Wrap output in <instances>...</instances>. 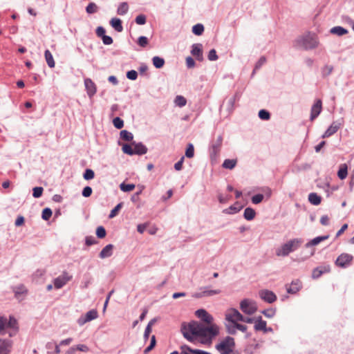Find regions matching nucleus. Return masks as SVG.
I'll return each instance as SVG.
<instances>
[{"label": "nucleus", "instance_id": "nucleus-1", "mask_svg": "<svg viewBox=\"0 0 354 354\" xmlns=\"http://www.w3.org/2000/svg\"><path fill=\"white\" fill-rule=\"evenodd\" d=\"M196 316L204 322L209 324L205 326L201 323L192 322L188 324H183L182 333L184 337L191 342L200 340L202 342L210 340L213 337L218 335V328L216 325L212 324L213 317L205 310L199 309L196 311Z\"/></svg>", "mask_w": 354, "mask_h": 354}, {"label": "nucleus", "instance_id": "nucleus-2", "mask_svg": "<svg viewBox=\"0 0 354 354\" xmlns=\"http://www.w3.org/2000/svg\"><path fill=\"white\" fill-rule=\"evenodd\" d=\"M220 354H239L235 350V341L232 337L227 336L216 345Z\"/></svg>", "mask_w": 354, "mask_h": 354}, {"label": "nucleus", "instance_id": "nucleus-3", "mask_svg": "<svg viewBox=\"0 0 354 354\" xmlns=\"http://www.w3.org/2000/svg\"><path fill=\"white\" fill-rule=\"evenodd\" d=\"M302 240L300 239H294L287 241L276 250V254L278 257L288 256L290 252L297 250L301 245Z\"/></svg>", "mask_w": 354, "mask_h": 354}, {"label": "nucleus", "instance_id": "nucleus-4", "mask_svg": "<svg viewBox=\"0 0 354 354\" xmlns=\"http://www.w3.org/2000/svg\"><path fill=\"white\" fill-rule=\"evenodd\" d=\"M298 42L306 50L315 48L319 44L317 36L312 32H307L302 35L298 39Z\"/></svg>", "mask_w": 354, "mask_h": 354}, {"label": "nucleus", "instance_id": "nucleus-5", "mask_svg": "<svg viewBox=\"0 0 354 354\" xmlns=\"http://www.w3.org/2000/svg\"><path fill=\"white\" fill-rule=\"evenodd\" d=\"M241 310L247 315H253L257 310L256 302L250 299H243L240 303Z\"/></svg>", "mask_w": 354, "mask_h": 354}, {"label": "nucleus", "instance_id": "nucleus-6", "mask_svg": "<svg viewBox=\"0 0 354 354\" xmlns=\"http://www.w3.org/2000/svg\"><path fill=\"white\" fill-rule=\"evenodd\" d=\"M225 319L232 324L243 319V316L235 308L229 309L225 313Z\"/></svg>", "mask_w": 354, "mask_h": 354}, {"label": "nucleus", "instance_id": "nucleus-7", "mask_svg": "<svg viewBox=\"0 0 354 354\" xmlns=\"http://www.w3.org/2000/svg\"><path fill=\"white\" fill-rule=\"evenodd\" d=\"M72 275L70 274L67 272H63V273L55 279L54 280V286L57 289H59L62 288L64 285H66L69 281L72 279Z\"/></svg>", "mask_w": 354, "mask_h": 354}, {"label": "nucleus", "instance_id": "nucleus-8", "mask_svg": "<svg viewBox=\"0 0 354 354\" xmlns=\"http://www.w3.org/2000/svg\"><path fill=\"white\" fill-rule=\"evenodd\" d=\"M353 259V257L352 255L343 253L337 257L335 264L337 266L344 268L351 264Z\"/></svg>", "mask_w": 354, "mask_h": 354}, {"label": "nucleus", "instance_id": "nucleus-9", "mask_svg": "<svg viewBox=\"0 0 354 354\" xmlns=\"http://www.w3.org/2000/svg\"><path fill=\"white\" fill-rule=\"evenodd\" d=\"M259 295L261 299L268 303H272L277 299L275 294L270 290H262L259 291Z\"/></svg>", "mask_w": 354, "mask_h": 354}, {"label": "nucleus", "instance_id": "nucleus-10", "mask_svg": "<svg viewBox=\"0 0 354 354\" xmlns=\"http://www.w3.org/2000/svg\"><path fill=\"white\" fill-rule=\"evenodd\" d=\"M322 102L321 100H317L311 108L310 120H315L321 113Z\"/></svg>", "mask_w": 354, "mask_h": 354}, {"label": "nucleus", "instance_id": "nucleus-11", "mask_svg": "<svg viewBox=\"0 0 354 354\" xmlns=\"http://www.w3.org/2000/svg\"><path fill=\"white\" fill-rule=\"evenodd\" d=\"M97 317V312L95 310H90L86 313L84 317H82L78 319V324L83 325L85 323L96 319Z\"/></svg>", "mask_w": 354, "mask_h": 354}, {"label": "nucleus", "instance_id": "nucleus-12", "mask_svg": "<svg viewBox=\"0 0 354 354\" xmlns=\"http://www.w3.org/2000/svg\"><path fill=\"white\" fill-rule=\"evenodd\" d=\"M191 53L198 60L202 61L203 59L202 44H194L192 46V49Z\"/></svg>", "mask_w": 354, "mask_h": 354}, {"label": "nucleus", "instance_id": "nucleus-13", "mask_svg": "<svg viewBox=\"0 0 354 354\" xmlns=\"http://www.w3.org/2000/svg\"><path fill=\"white\" fill-rule=\"evenodd\" d=\"M301 288V282L299 280L293 281L290 285H286L287 292L290 294L297 293Z\"/></svg>", "mask_w": 354, "mask_h": 354}, {"label": "nucleus", "instance_id": "nucleus-14", "mask_svg": "<svg viewBox=\"0 0 354 354\" xmlns=\"http://www.w3.org/2000/svg\"><path fill=\"white\" fill-rule=\"evenodd\" d=\"M221 292L220 290H204L200 292H196L193 295L195 298H201L204 297H209L214 295H218Z\"/></svg>", "mask_w": 354, "mask_h": 354}, {"label": "nucleus", "instance_id": "nucleus-15", "mask_svg": "<svg viewBox=\"0 0 354 354\" xmlns=\"http://www.w3.org/2000/svg\"><path fill=\"white\" fill-rule=\"evenodd\" d=\"M340 128V124L334 122L331 124V125L328 128V129L325 131V133L323 134L322 138H328L333 134H335L338 129Z\"/></svg>", "mask_w": 354, "mask_h": 354}, {"label": "nucleus", "instance_id": "nucleus-16", "mask_svg": "<svg viewBox=\"0 0 354 354\" xmlns=\"http://www.w3.org/2000/svg\"><path fill=\"white\" fill-rule=\"evenodd\" d=\"M84 84L88 95L90 97L93 96L96 93V87L94 82L90 79H86L84 81Z\"/></svg>", "mask_w": 354, "mask_h": 354}, {"label": "nucleus", "instance_id": "nucleus-17", "mask_svg": "<svg viewBox=\"0 0 354 354\" xmlns=\"http://www.w3.org/2000/svg\"><path fill=\"white\" fill-rule=\"evenodd\" d=\"M330 271L329 266H323L316 268L313 270L312 277L314 279L319 278L323 273L328 272Z\"/></svg>", "mask_w": 354, "mask_h": 354}, {"label": "nucleus", "instance_id": "nucleus-18", "mask_svg": "<svg viewBox=\"0 0 354 354\" xmlns=\"http://www.w3.org/2000/svg\"><path fill=\"white\" fill-rule=\"evenodd\" d=\"M113 245L112 244H109L106 245L100 252L99 255L101 259H104L111 257L113 253Z\"/></svg>", "mask_w": 354, "mask_h": 354}, {"label": "nucleus", "instance_id": "nucleus-19", "mask_svg": "<svg viewBox=\"0 0 354 354\" xmlns=\"http://www.w3.org/2000/svg\"><path fill=\"white\" fill-rule=\"evenodd\" d=\"M223 142L222 136H218L212 142V148L213 153L216 154L219 152Z\"/></svg>", "mask_w": 354, "mask_h": 354}, {"label": "nucleus", "instance_id": "nucleus-20", "mask_svg": "<svg viewBox=\"0 0 354 354\" xmlns=\"http://www.w3.org/2000/svg\"><path fill=\"white\" fill-rule=\"evenodd\" d=\"M133 150H134L133 155L134 154L143 155V154H145L147 151V147L141 143H138V144L133 143Z\"/></svg>", "mask_w": 354, "mask_h": 354}, {"label": "nucleus", "instance_id": "nucleus-21", "mask_svg": "<svg viewBox=\"0 0 354 354\" xmlns=\"http://www.w3.org/2000/svg\"><path fill=\"white\" fill-rule=\"evenodd\" d=\"M266 324V322L262 320L261 317H259L255 321L254 328L256 330H263L266 332L267 330Z\"/></svg>", "mask_w": 354, "mask_h": 354}, {"label": "nucleus", "instance_id": "nucleus-22", "mask_svg": "<svg viewBox=\"0 0 354 354\" xmlns=\"http://www.w3.org/2000/svg\"><path fill=\"white\" fill-rule=\"evenodd\" d=\"M11 344V341H2V343L0 346V354H9Z\"/></svg>", "mask_w": 354, "mask_h": 354}, {"label": "nucleus", "instance_id": "nucleus-23", "mask_svg": "<svg viewBox=\"0 0 354 354\" xmlns=\"http://www.w3.org/2000/svg\"><path fill=\"white\" fill-rule=\"evenodd\" d=\"M111 26L118 32H120L123 30L122 21L118 18H113L110 21Z\"/></svg>", "mask_w": 354, "mask_h": 354}, {"label": "nucleus", "instance_id": "nucleus-24", "mask_svg": "<svg viewBox=\"0 0 354 354\" xmlns=\"http://www.w3.org/2000/svg\"><path fill=\"white\" fill-rule=\"evenodd\" d=\"M308 201L311 204L318 205L322 202V197L316 193L313 192L308 195Z\"/></svg>", "mask_w": 354, "mask_h": 354}, {"label": "nucleus", "instance_id": "nucleus-25", "mask_svg": "<svg viewBox=\"0 0 354 354\" xmlns=\"http://www.w3.org/2000/svg\"><path fill=\"white\" fill-rule=\"evenodd\" d=\"M44 57L48 66L50 68H54L55 66V62L53 59V55L48 50H45Z\"/></svg>", "mask_w": 354, "mask_h": 354}, {"label": "nucleus", "instance_id": "nucleus-26", "mask_svg": "<svg viewBox=\"0 0 354 354\" xmlns=\"http://www.w3.org/2000/svg\"><path fill=\"white\" fill-rule=\"evenodd\" d=\"M256 212L255 211L251 208V207H247L245 208L244 211V218L248 221L252 220L255 216Z\"/></svg>", "mask_w": 354, "mask_h": 354}, {"label": "nucleus", "instance_id": "nucleus-27", "mask_svg": "<svg viewBox=\"0 0 354 354\" xmlns=\"http://www.w3.org/2000/svg\"><path fill=\"white\" fill-rule=\"evenodd\" d=\"M328 236H317V237L312 239L310 242H308L306 244V247L316 245L319 244L320 242L328 239Z\"/></svg>", "mask_w": 354, "mask_h": 354}, {"label": "nucleus", "instance_id": "nucleus-28", "mask_svg": "<svg viewBox=\"0 0 354 354\" xmlns=\"http://www.w3.org/2000/svg\"><path fill=\"white\" fill-rule=\"evenodd\" d=\"M347 174H348V171H347L346 165V164L341 165L340 168L337 172L338 177L341 180H343L346 178Z\"/></svg>", "mask_w": 354, "mask_h": 354}, {"label": "nucleus", "instance_id": "nucleus-29", "mask_svg": "<svg viewBox=\"0 0 354 354\" xmlns=\"http://www.w3.org/2000/svg\"><path fill=\"white\" fill-rule=\"evenodd\" d=\"M330 32L333 34L342 36L348 33V30L341 26H335L330 30Z\"/></svg>", "mask_w": 354, "mask_h": 354}, {"label": "nucleus", "instance_id": "nucleus-30", "mask_svg": "<svg viewBox=\"0 0 354 354\" xmlns=\"http://www.w3.org/2000/svg\"><path fill=\"white\" fill-rule=\"evenodd\" d=\"M129 10V6L127 2H122L121 3L117 10V13L120 15H125Z\"/></svg>", "mask_w": 354, "mask_h": 354}, {"label": "nucleus", "instance_id": "nucleus-31", "mask_svg": "<svg viewBox=\"0 0 354 354\" xmlns=\"http://www.w3.org/2000/svg\"><path fill=\"white\" fill-rule=\"evenodd\" d=\"M236 160L234 159H226L223 163V167L225 169H232L236 165Z\"/></svg>", "mask_w": 354, "mask_h": 354}, {"label": "nucleus", "instance_id": "nucleus-32", "mask_svg": "<svg viewBox=\"0 0 354 354\" xmlns=\"http://www.w3.org/2000/svg\"><path fill=\"white\" fill-rule=\"evenodd\" d=\"M152 62H153V66L157 68H162L165 64L164 59H162L160 57H158V56L153 57L152 59Z\"/></svg>", "mask_w": 354, "mask_h": 354}, {"label": "nucleus", "instance_id": "nucleus-33", "mask_svg": "<svg viewBox=\"0 0 354 354\" xmlns=\"http://www.w3.org/2000/svg\"><path fill=\"white\" fill-rule=\"evenodd\" d=\"M120 135L121 139H122L123 140H125V141H128V142L131 141L133 138V134L127 130L121 131Z\"/></svg>", "mask_w": 354, "mask_h": 354}, {"label": "nucleus", "instance_id": "nucleus-34", "mask_svg": "<svg viewBox=\"0 0 354 354\" xmlns=\"http://www.w3.org/2000/svg\"><path fill=\"white\" fill-rule=\"evenodd\" d=\"M199 353H201V350L191 349L187 346H183L181 347L180 354H199Z\"/></svg>", "mask_w": 354, "mask_h": 354}, {"label": "nucleus", "instance_id": "nucleus-35", "mask_svg": "<svg viewBox=\"0 0 354 354\" xmlns=\"http://www.w3.org/2000/svg\"><path fill=\"white\" fill-rule=\"evenodd\" d=\"M7 328L14 329L16 333L18 330L17 319L13 317H10L9 321L7 322Z\"/></svg>", "mask_w": 354, "mask_h": 354}, {"label": "nucleus", "instance_id": "nucleus-36", "mask_svg": "<svg viewBox=\"0 0 354 354\" xmlns=\"http://www.w3.org/2000/svg\"><path fill=\"white\" fill-rule=\"evenodd\" d=\"M192 32L196 35H201L204 32V26L201 24H197L192 27Z\"/></svg>", "mask_w": 354, "mask_h": 354}, {"label": "nucleus", "instance_id": "nucleus-37", "mask_svg": "<svg viewBox=\"0 0 354 354\" xmlns=\"http://www.w3.org/2000/svg\"><path fill=\"white\" fill-rule=\"evenodd\" d=\"M242 208V205L236 203L234 205L230 206L225 212L228 214H235L239 212Z\"/></svg>", "mask_w": 354, "mask_h": 354}, {"label": "nucleus", "instance_id": "nucleus-38", "mask_svg": "<svg viewBox=\"0 0 354 354\" xmlns=\"http://www.w3.org/2000/svg\"><path fill=\"white\" fill-rule=\"evenodd\" d=\"M122 149V151L126 154H128L130 156L133 155L134 150H133V145H128V144H124V145H123Z\"/></svg>", "mask_w": 354, "mask_h": 354}, {"label": "nucleus", "instance_id": "nucleus-39", "mask_svg": "<svg viewBox=\"0 0 354 354\" xmlns=\"http://www.w3.org/2000/svg\"><path fill=\"white\" fill-rule=\"evenodd\" d=\"M120 188L122 191L125 192H131L134 189L135 185L122 183L120 185Z\"/></svg>", "mask_w": 354, "mask_h": 354}, {"label": "nucleus", "instance_id": "nucleus-40", "mask_svg": "<svg viewBox=\"0 0 354 354\" xmlns=\"http://www.w3.org/2000/svg\"><path fill=\"white\" fill-rule=\"evenodd\" d=\"M86 12L93 14L97 11V6L95 3H90L86 8Z\"/></svg>", "mask_w": 354, "mask_h": 354}, {"label": "nucleus", "instance_id": "nucleus-41", "mask_svg": "<svg viewBox=\"0 0 354 354\" xmlns=\"http://www.w3.org/2000/svg\"><path fill=\"white\" fill-rule=\"evenodd\" d=\"M333 71V66L326 65L322 68V73L324 77L329 75Z\"/></svg>", "mask_w": 354, "mask_h": 354}, {"label": "nucleus", "instance_id": "nucleus-42", "mask_svg": "<svg viewBox=\"0 0 354 354\" xmlns=\"http://www.w3.org/2000/svg\"><path fill=\"white\" fill-rule=\"evenodd\" d=\"M185 156L188 158H192L194 156V148L192 144H189L185 151Z\"/></svg>", "mask_w": 354, "mask_h": 354}, {"label": "nucleus", "instance_id": "nucleus-43", "mask_svg": "<svg viewBox=\"0 0 354 354\" xmlns=\"http://www.w3.org/2000/svg\"><path fill=\"white\" fill-rule=\"evenodd\" d=\"M175 103L180 107L185 106L187 103L186 99L181 95H178L175 99Z\"/></svg>", "mask_w": 354, "mask_h": 354}, {"label": "nucleus", "instance_id": "nucleus-44", "mask_svg": "<svg viewBox=\"0 0 354 354\" xmlns=\"http://www.w3.org/2000/svg\"><path fill=\"white\" fill-rule=\"evenodd\" d=\"M52 216V210L50 208H45L42 211L41 217L44 220L48 221Z\"/></svg>", "mask_w": 354, "mask_h": 354}, {"label": "nucleus", "instance_id": "nucleus-45", "mask_svg": "<svg viewBox=\"0 0 354 354\" xmlns=\"http://www.w3.org/2000/svg\"><path fill=\"white\" fill-rule=\"evenodd\" d=\"M83 176H84V178L86 180H91L94 178L95 173L92 169H86L85 170V172H84Z\"/></svg>", "mask_w": 354, "mask_h": 354}, {"label": "nucleus", "instance_id": "nucleus-46", "mask_svg": "<svg viewBox=\"0 0 354 354\" xmlns=\"http://www.w3.org/2000/svg\"><path fill=\"white\" fill-rule=\"evenodd\" d=\"M7 328V319L0 317V335L5 334V328Z\"/></svg>", "mask_w": 354, "mask_h": 354}, {"label": "nucleus", "instance_id": "nucleus-47", "mask_svg": "<svg viewBox=\"0 0 354 354\" xmlns=\"http://www.w3.org/2000/svg\"><path fill=\"white\" fill-rule=\"evenodd\" d=\"M113 124L114 127L118 129H122L124 126L123 120L118 117H116L113 119Z\"/></svg>", "mask_w": 354, "mask_h": 354}, {"label": "nucleus", "instance_id": "nucleus-48", "mask_svg": "<svg viewBox=\"0 0 354 354\" xmlns=\"http://www.w3.org/2000/svg\"><path fill=\"white\" fill-rule=\"evenodd\" d=\"M44 189L41 187H35L32 189V196L35 198H39L41 196Z\"/></svg>", "mask_w": 354, "mask_h": 354}, {"label": "nucleus", "instance_id": "nucleus-49", "mask_svg": "<svg viewBox=\"0 0 354 354\" xmlns=\"http://www.w3.org/2000/svg\"><path fill=\"white\" fill-rule=\"evenodd\" d=\"M259 117L261 120H268L270 118V114L267 111L262 109V110H260L259 112Z\"/></svg>", "mask_w": 354, "mask_h": 354}, {"label": "nucleus", "instance_id": "nucleus-50", "mask_svg": "<svg viewBox=\"0 0 354 354\" xmlns=\"http://www.w3.org/2000/svg\"><path fill=\"white\" fill-rule=\"evenodd\" d=\"M96 235L100 239H103L106 236V230L104 227L99 226L96 230Z\"/></svg>", "mask_w": 354, "mask_h": 354}, {"label": "nucleus", "instance_id": "nucleus-51", "mask_svg": "<svg viewBox=\"0 0 354 354\" xmlns=\"http://www.w3.org/2000/svg\"><path fill=\"white\" fill-rule=\"evenodd\" d=\"M122 206V203H119V204H118V205H116V206H115V207H114V208L111 211V212H110V214H109V218H111L115 217V216L118 214V213L119 210L121 209Z\"/></svg>", "mask_w": 354, "mask_h": 354}, {"label": "nucleus", "instance_id": "nucleus-52", "mask_svg": "<svg viewBox=\"0 0 354 354\" xmlns=\"http://www.w3.org/2000/svg\"><path fill=\"white\" fill-rule=\"evenodd\" d=\"M263 195L259 194H256L252 197V202L254 204H259L263 201Z\"/></svg>", "mask_w": 354, "mask_h": 354}, {"label": "nucleus", "instance_id": "nucleus-53", "mask_svg": "<svg viewBox=\"0 0 354 354\" xmlns=\"http://www.w3.org/2000/svg\"><path fill=\"white\" fill-rule=\"evenodd\" d=\"M149 43L148 39L145 36H140L138 39V44L141 47H145Z\"/></svg>", "mask_w": 354, "mask_h": 354}, {"label": "nucleus", "instance_id": "nucleus-54", "mask_svg": "<svg viewBox=\"0 0 354 354\" xmlns=\"http://www.w3.org/2000/svg\"><path fill=\"white\" fill-rule=\"evenodd\" d=\"M136 23L138 25H143L146 23V17L144 15H139L136 17Z\"/></svg>", "mask_w": 354, "mask_h": 354}, {"label": "nucleus", "instance_id": "nucleus-55", "mask_svg": "<svg viewBox=\"0 0 354 354\" xmlns=\"http://www.w3.org/2000/svg\"><path fill=\"white\" fill-rule=\"evenodd\" d=\"M266 62V59L265 57H261L259 61L257 62V63L255 65V67H254V71H253V73L258 69H259L261 66H263Z\"/></svg>", "mask_w": 354, "mask_h": 354}, {"label": "nucleus", "instance_id": "nucleus-56", "mask_svg": "<svg viewBox=\"0 0 354 354\" xmlns=\"http://www.w3.org/2000/svg\"><path fill=\"white\" fill-rule=\"evenodd\" d=\"M156 342V337L154 335H153L151 337V343H150L149 346L148 347H147L145 350V353H147L149 352L150 351H151L153 348V347L155 346Z\"/></svg>", "mask_w": 354, "mask_h": 354}, {"label": "nucleus", "instance_id": "nucleus-57", "mask_svg": "<svg viewBox=\"0 0 354 354\" xmlns=\"http://www.w3.org/2000/svg\"><path fill=\"white\" fill-rule=\"evenodd\" d=\"M127 77L129 80H135L138 77V73L136 71L131 70L127 73Z\"/></svg>", "mask_w": 354, "mask_h": 354}, {"label": "nucleus", "instance_id": "nucleus-58", "mask_svg": "<svg viewBox=\"0 0 354 354\" xmlns=\"http://www.w3.org/2000/svg\"><path fill=\"white\" fill-rule=\"evenodd\" d=\"M262 313L268 318L272 317L275 314V310L270 308V309H266L262 311Z\"/></svg>", "mask_w": 354, "mask_h": 354}, {"label": "nucleus", "instance_id": "nucleus-59", "mask_svg": "<svg viewBox=\"0 0 354 354\" xmlns=\"http://www.w3.org/2000/svg\"><path fill=\"white\" fill-rule=\"evenodd\" d=\"M208 59L210 61H215L218 59L216 52L214 49H212L208 54Z\"/></svg>", "mask_w": 354, "mask_h": 354}, {"label": "nucleus", "instance_id": "nucleus-60", "mask_svg": "<svg viewBox=\"0 0 354 354\" xmlns=\"http://www.w3.org/2000/svg\"><path fill=\"white\" fill-rule=\"evenodd\" d=\"M76 348V351H80L82 352L87 353L89 351L88 347L85 344H78L76 346H75Z\"/></svg>", "mask_w": 354, "mask_h": 354}, {"label": "nucleus", "instance_id": "nucleus-61", "mask_svg": "<svg viewBox=\"0 0 354 354\" xmlns=\"http://www.w3.org/2000/svg\"><path fill=\"white\" fill-rule=\"evenodd\" d=\"M92 194V189L91 187H85L82 191V196L84 197H89Z\"/></svg>", "mask_w": 354, "mask_h": 354}, {"label": "nucleus", "instance_id": "nucleus-62", "mask_svg": "<svg viewBox=\"0 0 354 354\" xmlns=\"http://www.w3.org/2000/svg\"><path fill=\"white\" fill-rule=\"evenodd\" d=\"M184 159L185 158L183 156L181 157L180 160L174 165V168L176 171H180L182 169Z\"/></svg>", "mask_w": 354, "mask_h": 354}, {"label": "nucleus", "instance_id": "nucleus-63", "mask_svg": "<svg viewBox=\"0 0 354 354\" xmlns=\"http://www.w3.org/2000/svg\"><path fill=\"white\" fill-rule=\"evenodd\" d=\"M227 333L231 335H234L236 333V330L234 326V324L227 325Z\"/></svg>", "mask_w": 354, "mask_h": 354}, {"label": "nucleus", "instance_id": "nucleus-64", "mask_svg": "<svg viewBox=\"0 0 354 354\" xmlns=\"http://www.w3.org/2000/svg\"><path fill=\"white\" fill-rule=\"evenodd\" d=\"M105 29L103 27H97L96 29V35L97 37L102 38V37L105 36Z\"/></svg>", "mask_w": 354, "mask_h": 354}]
</instances>
